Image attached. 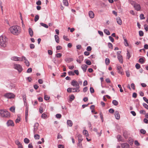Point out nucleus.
Segmentation results:
<instances>
[{
  "mask_svg": "<svg viewBox=\"0 0 148 148\" xmlns=\"http://www.w3.org/2000/svg\"><path fill=\"white\" fill-rule=\"evenodd\" d=\"M62 56V54L61 53H58L56 54V56L57 58H60Z\"/></svg>",
  "mask_w": 148,
  "mask_h": 148,
  "instance_id": "nucleus-47",
  "label": "nucleus"
},
{
  "mask_svg": "<svg viewBox=\"0 0 148 148\" xmlns=\"http://www.w3.org/2000/svg\"><path fill=\"white\" fill-rule=\"evenodd\" d=\"M116 20L118 24L121 25L122 24V21L119 17H117L116 18Z\"/></svg>",
  "mask_w": 148,
  "mask_h": 148,
  "instance_id": "nucleus-15",
  "label": "nucleus"
},
{
  "mask_svg": "<svg viewBox=\"0 0 148 148\" xmlns=\"http://www.w3.org/2000/svg\"><path fill=\"white\" fill-rule=\"evenodd\" d=\"M73 88H69L67 89V91L69 92H72V90H73Z\"/></svg>",
  "mask_w": 148,
  "mask_h": 148,
  "instance_id": "nucleus-44",
  "label": "nucleus"
},
{
  "mask_svg": "<svg viewBox=\"0 0 148 148\" xmlns=\"http://www.w3.org/2000/svg\"><path fill=\"white\" fill-rule=\"evenodd\" d=\"M109 112L110 113H113L114 112V111L113 109L110 108L109 110Z\"/></svg>",
  "mask_w": 148,
  "mask_h": 148,
  "instance_id": "nucleus-59",
  "label": "nucleus"
},
{
  "mask_svg": "<svg viewBox=\"0 0 148 148\" xmlns=\"http://www.w3.org/2000/svg\"><path fill=\"white\" fill-rule=\"evenodd\" d=\"M131 57V55H130L129 52L127 51V58L129 60Z\"/></svg>",
  "mask_w": 148,
  "mask_h": 148,
  "instance_id": "nucleus-32",
  "label": "nucleus"
},
{
  "mask_svg": "<svg viewBox=\"0 0 148 148\" xmlns=\"http://www.w3.org/2000/svg\"><path fill=\"white\" fill-rule=\"evenodd\" d=\"M22 61H23V60H25L24 62L26 65L27 66H29V62L27 60L26 58L24 56H22Z\"/></svg>",
  "mask_w": 148,
  "mask_h": 148,
  "instance_id": "nucleus-9",
  "label": "nucleus"
},
{
  "mask_svg": "<svg viewBox=\"0 0 148 148\" xmlns=\"http://www.w3.org/2000/svg\"><path fill=\"white\" fill-rule=\"evenodd\" d=\"M24 142L26 144H28L29 142V140L27 138H25L24 139Z\"/></svg>",
  "mask_w": 148,
  "mask_h": 148,
  "instance_id": "nucleus-35",
  "label": "nucleus"
},
{
  "mask_svg": "<svg viewBox=\"0 0 148 148\" xmlns=\"http://www.w3.org/2000/svg\"><path fill=\"white\" fill-rule=\"evenodd\" d=\"M20 121V118L19 117H18L17 119L15 120L16 123H18Z\"/></svg>",
  "mask_w": 148,
  "mask_h": 148,
  "instance_id": "nucleus-58",
  "label": "nucleus"
},
{
  "mask_svg": "<svg viewBox=\"0 0 148 148\" xmlns=\"http://www.w3.org/2000/svg\"><path fill=\"white\" fill-rule=\"evenodd\" d=\"M40 24L42 26H43L46 28H48V26L45 24L42 23H40Z\"/></svg>",
  "mask_w": 148,
  "mask_h": 148,
  "instance_id": "nucleus-26",
  "label": "nucleus"
},
{
  "mask_svg": "<svg viewBox=\"0 0 148 148\" xmlns=\"http://www.w3.org/2000/svg\"><path fill=\"white\" fill-rule=\"evenodd\" d=\"M39 19V16L38 15H36L35 18H34V21L35 22H36L37 21H38Z\"/></svg>",
  "mask_w": 148,
  "mask_h": 148,
  "instance_id": "nucleus-38",
  "label": "nucleus"
},
{
  "mask_svg": "<svg viewBox=\"0 0 148 148\" xmlns=\"http://www.w3.org/2000/svg\"><path fill=\"white\" fill-rule=\"evenodd\" d=\"M87 67L88 66L86 64H83L81 66V68L84 72L86 71Z\"/></svg>",
  "mask_w": 148,
  "mask_h": 148,
  "instance_id": "nucleus-16",
  "label": "nucleus"
},
{
  "mask_svg": "<svg viewBox=\"0 0 148 148\" xmlns=\"http://www.w3.org/2000/svg\"><path fill=\"white\" fill-rule=\"evenodd\" d=\"M72 61V59L71 58H67L65 59V61L68 63H69Z\"/></svg>",
  "mask_w": 148,
  "mask_h": 148,
  "instance_id": "nucleus-27",
  "label": "nucleus"
},
{
  "mask_svg": "<svg viewBox=\"0 0 148 148\" xmlns=\"http://www.w3.org/2000/svg\"><path fill=\"white\" fill-rule=\"evenodd\" d=\"M68 74L69 75H75L74 72L72 71H69Z\"/></svg>",
  "mask_w": 148,
  "mask_h": 148,
  "instance_id": "nucleus-43",
  "label": "nucleus"
},
{
  "mask_svg": "<svg viewBox=\"0 0 148 148\" xmlns=\"http://www.w3.org/2000/svg\"><path fill=\"white\" fill-rule=\"evenodd\" d=\"M6 124L8 126H13L14 125L13 121L11 120L8 121L6 123Z\"/></svg>",
  "mask_w": 148,
  "mask_h": 148,
  "instance_id": "nucleus-8",
  "label": "nucleus"
},
{
  "mask_svg": "<svg viewBox=\"0 0 148 148\" xmlns=\"http://www.w3.org/2000/svg\"><path fill=\"white\" fill-rule=\"evenodd\" d=\"M139 62L141 64L144 63V60L143 58H140L139 60Z\"/></svg>",
  "mask_w": 148,
  "mask_h": 148,
  "instance_id": "nucleus-28",
  "label": "nucleus"
},
{
  "mask_svg": "<svg viewBox=\"0 0 148 148\" xmlns=\"http://www.w3.org/2000/svg\"><path fill=\"white\" fill-rule=\"evenodd\" d=\"M140 19H143L145 18V17H144V15L143 14H140Z\"/></svg>",
  "mask_w": 148,
  "mask_h": 148,
  "instance_id": "nucleus-54",
  "label": "nucleus"
},
{
  "mask_svg": "<svg viewBox=\"0 0 148 148\" xmlns=\"http://www.w3.org/2000/svg\"><path fill=\"white\" fill-rule=\"evenodd\" d=\"M104 32L105 33L108 35H109L110 34V33L109 31L107 29H105L104 30Z\"/></svg>",
  "mask_w": 148,
  "mask_h": 148,
  "instance_id": "nucleus-25",
  "label": "nucleus"
},
{
  "mask_svg": "<svg viewBox=\"0 0 148 148\" xmlns=\"http://www.w3.org/2000/svg\"><path fill=\"white\" fill-rule=\"evenodd\" d=\"M134 142L133 140L132 139H130L128 140V142L131 145H132L133 144Z\"/></svg>",
  "mask_w": 148,
  "mask_h": 148,
  "instance_id": "nucleus-36",
  "label": "nucleus"
},
{
  "mask_svg": "<svg viewBox=\"0 0 148 148\" xmlns=\"http://www.w3.org/2000/svg\"><path fill=\"white\" fill-rule=\"evenodd\" d=\"M134 7L137 11L141 9L140 5L138 4H135L134 5Z\"/></svg>",
  "mask_w": 148,
  "mask_h": 148,
  "instance_id": "nucleus-12",
  "label": "nucleus"
},
{
  "mask_svg": "<svg viewBox=\"0 0 148 148\" xmlns=\"http://www.w3.org/2000/svg\"><path fill=\"white\" fill-rule=\"evenodd\" d=\"M121 146L122 148H129V145L126 143L121 144Z\"/></svg>",
  "mask_w": 148,
  "mask_h": 148,
  "instance_id": "nucleus-10",
  "label": "nucleus"
},
{
  "mask_svg": "<svg viewBox=\"0 0 148 148\" xmlns=\"http://www.w3.org/2000/svg\"><path fill=\"white\" fill-rule=\"evenodd\" d=\"M44 99L46 100H48L50 99V97L47 95H45Z\"/></svg>",
  "mask_w": 148,
  "mask_h": 148,
  "instance_id": "nucleus-46",
  "label": "nucleus"
},
{
  "mask_svg": "<svg viewBox=\"0 0 148 148\" xmlns=\"http://www.w3.org/2000/svg\"><path fill=\"white\" fill-rule=\"evenodd\" d=\"M39 124L38 123H36L34 126V132L35 133V132L37 130Z\"/></svg>",
  "mask_w": 148,
  "mask_h": 148,
  "instance_id": "nucleus-13",
  "label": "nucleus"
},
{
  "mask_svg": "<svg viewBox=\"0 0 148 148\" xmlns=\"http://www.w3.org/2000/svg\"><path fill=\"white\" fill-rule=\"evenodd\" d=\"M23 98L24 103L25 104L26 102V96L25 95H23Z\"/></svg>",
  "mask_w": 148,
  "mask_h": 148,
  "instance_id": "nucleus-33",
  "label": "nucleus"
},
{
  "mask_svg": "<svg viewBox=\"0 0 148 148\" xmlns=\"http://www.w3.org/2000/svg\"><path fill=\"white\" fill-rule=\"evenodd\" d=\"M99 115L100 116V118L102 122H103V114L101 113V112H100L99 113Z\"/></svg>",
  "mask_w": 148,
  "mask_h": 148,
  "instance_id": "nucleus-41",
  "label": "nucleus"
},
{
  "mask_svg": "<svg viewBox=\"0 0 148 148\" xmlns=\"http://www.w3.org/2000/svg\"><path fill=\"white\" fill-rule=\"evenodd\" d=\"M123 39H124V44L125 45L126 47L128 46L129 45L127 42V40L126 38H125L124 37H123Z\"/></svg>",
  "mask_w": 148,
  "mask_h": 148,
  "instance_id": "nucleus-24",
  "label": "nucleus"
},
{
  "mask_svg": "<svg viewBox=\"0 0 148 148\" xmlns=\"http://www.w3.org/2000/svg\"><path fill=\"white\" fill-rule=\"evenodd\" d=\"M34 137L35 139H39L40 138V135L38 134H36L34 135Z\"/></svg>",
  "mask_w": 148,
  "mask_h": 148,
  "instance_id": "nucleus-34",
  "label": "nucleus"
},
{
  "mask_svg": "<svg viewBox=\"0 0 148 148\" xmlns=\"http://www.w3.org/2000/svg\"><path fill=\"white\" fill-rule=\"evenodd\" d=\"M105 63L106 65H108L110 63V59L108 58H106L105 60Z\"/></svg>",
  "mask_w": 148,
  "mask_h": 148,
  "instance_id": "nucleus-30",
  "label": "nucleus"
},
{
  "mask_svg": "<svg viewBox=\"0 0 148 148\" xmlns=\"http://www.w3.org/2000/svg\"><path fill=\"white\" fill-rule=\"evenodd\" d=\"M9 30L11 33L15 35H18L21 31V27L18 25L12 26L10 27Z\"/></svg>",
  "mask_w": 148,
  "mask_h": 148,
  "instance_id": "nucleus-1",
  "label": "nucleus"
},
{
  "mask_svg": "<svg viewBox=\"0 0 148 148\" xmlns=\"http://www.w3.org/2000/svg\"><path fill=\"white\" fill-rule=\"evenodd\" d=\"M77 136L78 138V142H81L83 140L82 135L80 134H77Z\"/></svg>",
  "mask_w": 148,
  "mask_h": 148,
  "instance_id": "nucleus-11",
  "label": "nucleus"
},
{
  "mask_svg": "<svg viewBox=\"0 0 148 148\" xmlns=\"http://www.w3.org/2000/svg\"><path fill=\"white\" fill-rule=\"evenodd\" d=\"M140 133L143 134H145L146 133V131L145 130L141 129L140 131Z\"/></svg>",
  "mask_w": 148,
  "mask_h": 148,
  "instance_id": "nucleus-55",
  "label": "nucleus"
},
{
  "mask_svg": "<svg viewBox=\"0 0 148 148\" xmlns=\"http://www.w3.org/2000/svg\"><path fill=\"white\" fill-rule=\"evenodd\" d=\"M35 46L34 44H31L30 45V47L31 49H34V48Z\"/></svg>",
  "mask_w": 148,
  "mask_h": 148,
  "instance_id": "nucleus-62",
  "label": "nucleus"
},
{
  "mask_svg": "<svg viewBox=\"0 0 148 148\" xmlns=\"http://www.w3.org/2000/svg\"><path fill=\"white\" fill-rule=\"evenodd\" d=\"M77 146L79 148H82V146L81 142H78V143L77 144Z\"/></svg>",
  "mask_w": 148,
  "mask_h": 148,
  "instance_id": "nucleus-39",
  "label": "nucleus"
},
{
  "mask_svg": "<svg viewBox=\"0 0 148 148\" xmlns=\"http://www.w3.org/2000/svg\"><path fill=\"white\" fill-rule=\"evenodd\" d=\"M8 39L5 36H0V45L3 47H5L7 44Z\"/></svg>",
  "mask_w": 148,
  "mask_h": 148,
  "instance_id": "nucleus-2",
  "label": "nucleus"
},
{
  "mask_svg": "<svg viewBox=\"0 0 148 148\" xmlns=\"http://www.w3.org/2000/svg\"><path fill=\"white\" fill-rule=\"evenodd\" d=\"M134 144L137 146H139L140 145V144L137 140H135L134 141Z\"/></svg>",
  "mask_w": 148,
  "mask_h": 148,
  "instance_id": "nucleus-56",
  "label": "nucleus"
},
{
  "mask_svg": "<svg viewBox=\"0 0 148 148\" xmlns=\"http://www.w3.org/2000/svg\"><path fill=\"white\" fill-rule=\"evenodd\" d=\"M117 138L119 141H120L121 140V135H118Z\"/></svg>",
  "mask_w": 148,
  "mask_h": 148,
  "instance_id": "nucleus-45",
  "label": "nucleus"
},
{
  "mask_svg": "<svg viewBox=\"0 0 148 148\" xmlns=\"http://www.w3.org/2000/svg\"><path fill=\"white\" fill-rule=\"evenodd\" d=\"M139 36H143V35L144 33L142 31H140L139 32Z\"/></svg>",
  "mask_w": 148,
  "mask_h": 148,
  "instance_id": "nucleus-52",
  "label": "nucleus"
},
{
  "mask_svg": "<svg viewBox=\"0 0 148 148\" xmlns=\"http://www.w3.org/2000/svg\"><path fill=\"white\" fill-rule=\"evenodd\" d=\"M61 114H58L56 115V117L58 119H60L61 118Z\"/></svg>",
  "mask_w": 148,
  "mask_h": 148,
  "instance_id": "nucleus-50",
  "label": "nucleus"
},
{
  "mask_svg": "<svg viewBox=\"0 0 148 148\" xmlns=\"http://www.w3.org/2000/svg\"><path fill=\"white\" fill-rule=\"evenodd\" d=\"M112 103L114 106H116L118 104V102L116 100H113L112 101Z\"/></svg>",
  "mask_w": 148,
  "mask_h": 148,
  "instance_id": "nucleus-29",
  "label": "nucleus"
},
{
  "mask_svg": "<svg viewBox=\"0 0 148 148\" xmlns=\"http://www.w3.org/2000/svg\"><path fill=\"white\" fill-rule=\"evenodd\" d=\"M117 58L118 59L119 62L122 63H123V57L122 56H117Z\"/></svg>",
  "mask_w": 148,
  "mask_h": 148,
  "instance_id": "nucleus-20",
  "label": "nucleus"
},
{
  "mask_svg": "<svg viewBox=\"0 0 148 148\" xmlns=\"http://www.w3.org/2000/svg\"><path fill=\"white\" fill-rule=\"evenodd\" d=\"M47 115L44 113H43L41 117L43 119H45L46 118Z\"/></svg>",
  "mask_w": 148,
  "mask_h": 148,
  "instance_id": "nucleus-48",
  "label": "nucleus"
},
{
  "mask_svg": "<svg viewBox=\"0 0 148 148\" xmlns=\"http://www.w3.org/2000/svg\"><path fill=\"white\" fill-rule=\"evenodd\" d=\"M71 84L72 85L75 87V88H73V90H75V91H73V92H79L80 91V90L79 89L80 86L79 83L77 81L73 80L72 81Z\"/></svg>",
  "mask_w": 148,
  "mask_h": 148,
  "instance_id": "nucleus-3",
  "label": "nucleus"
},
{
  "mask_svg": "<svg viewBox=\"0 0 148 148\" xmlns=\"http://www.w3.org/2000/svg\"><path fill=\"white\" fill-rule=\"evenodd\" d=\"M144 27L145 29L146 32H147L148 30V26L146 24H145L144 25Z\"/></svg>",
  "mask_w": 148,
  "mask_h": 148,
  "instance_id": "nucleus-57",
  "label": "nucleus"
},
{
  "mask_svg": "<svg viewBox=\"0 0 148 148\" xmlns=\"http://www.w3.org/2000/svg\"><path fill=\"white\" fill-rule=\"evenodd\" d=\"M115 116L116 118L117 119H119L120 118V114L118 111H116L115 112Z\"/></svg>",
  "mask_w": 148,
  "mask_h": 148,
  "instance_id": "nucleus-14",
  "label": "nucleus"
},
{
  "mask_svg": "<svg viewBox=\"0 0 148 148\" xmlns=\"http://www.w3.org/2000/svg\"><path fill=\"white\" fill-rule=\"evenodd\" d=\"M143 106L147 109H148V105L145 103H143Z\"/></svg>",
  "mask_w": 148,
  "mask_h": 148,
  "instance_id": "nucleus-51",
  "label": "nucleus"
},
{
  "mask_svg": "<svg viewBox=\"0 0 148 148\" xmlns=\"http://www.w3.org/2000/svg\"><path fill=\"white\" fill-rule=\"evenodd\" d=\"M108 47L109 48L112 49L113 48V45L112 43L110 42H109L108 43Z\"/></svg>",
  "mask_w": 148,
  "mask_h": 148,
  "instance_id": "nucleus-37",
  "label": "nucleus"
},
{
  "mask_svg": "<svg viewBox=\"0 0 148 148\" xmlns=\"http://www.w3.org/2000/svg\"><path fill=\"white\" fill-rule=\"evenodd\" d=\"M88 84V82L86 80H85L83 84V85L84 86H85L87 85Z\"/></svg>",
  "mask_w": 148,
  "mask_h": 148,
  "instance_id": "nucleus-60",
  "label": "nucleus"
},
{
  "mask_svg": "<svg viewBox=\"0 0 148 148\" xmlns=\"http://www.w3.org/2000/svg\"><path fill=\"white\" fill-rule=\"evenodd\" d=\"M67 124L70 127H72L73 124V122L71 120H67Z\"/></svg>",
  "mask_w": 148,
  "mask_h": 148,
  "instance_id": "nucleus-19",
  "label": "nucleus"
},
{
  "mask_svg": "<svg viewBox=\"0 0 148 148\" xmlns=\"http://www.w3.org/2000/svg\"><path fill=\"white\" fill-rule=\"evenodd\" d=\"M63 3L66 6H68V1L66 0H63Z\"/></svg>",
  "mask_w": 148,
  "mask_h": 148,
  "instance_id": "nucleus-31",
  "label": "nucleus"
},
{
  "mask_svg": "<svg viewBox=\"0 0 148 148\" xmlns=\"http://www.w3.org/2000/svg\"><path fill=\"white\" fill-rule=\"evenodd\" d=\"M28 106H26V109L25 111V119H26V121H27V120L26 119L27 118L28 116Z\"/></svg>",
  "mask_w": 148,
  "mask_h": 148,
  "instance_id": "nucleus-18",
  "label": "nucleus"
},
{
  "mask_svg": "<svg viewBox=\"0 0 148 148\" xmlns=\"http://www.w3.org/2000/svg\"><path fill=\"white\" fill-rule=\"evenodd\" d=\"M74 96L73 95H71L70 97V101H72L74 99Z\"/></svg>",
  "mask_w": 148,
  "mask_h": 148,
  "instance_id": "nucleus-42",
  "label": "nucleus"
},
{
  "mask_svg": "<svg viewBox=\"0 0 148 148\" xmlns=\"http://www.w3.org/2000/svg\"><path fill=\"white\" fill-rule=\"evenodd\" d=\"M83 134L86 136H89V134L88 133V132L86 130H84L83 131Z\"/></svg>",
  "mask_w": 148,
  "mask_h": 148,
  "instance_id": "nucleus-23",
  "label": "nucleus"
},
{
  "mask_svg": "<svg viewBox=\"0 0 148 148\" xmlns=\"http://www.w3.org/2000/svg\"><path fill=\"white\" fill-rule=\"evenodd\" d=\"M109 39L110 40V41L112 42H113L114 41V39L111 36H109Z\"/></svg>",
  "mask_w": 148,
  "mask_h": 148,
  "instance_id": "nucleus-53",
  "label": "nucleus"
},
{
  "mask_svg": "<svg viewBox=\"0 0 148 148\" xmlns=\"http://www.w3.org/2000/svg\"><path fill=\"white\" fill-rule=\"evenodd\" d=\"M135 66H136V68L137 69H139L140 67V65L139 64H138V63H137L136 64Z\"/></svg>",
  "mask_w": 148,
  "mask_h": 148,
  "instance_id": "nucleus-49",
  "label": "nucleus"
},
{
  "mask_svg": "<svg viewBox=\"0 0 148 148\" xmlns=\"http://www.w3.org/2000/svg\"><path fill=\"white\" fill-rule=\"evenodd\" d=\"M14 69L17 70L19 72H21L23 70L21 66L19 64H15L14 65Z\"/></svg>",
  "mask_w": 148,
  "mask_h": 148,
  "instance_id": "nucleus-5",
  "label": "nucleus"
},
{
  "mask_svg": "<svg viewBox=\"0 0 148 148\" xmlns=\"http://www.w3.org/2000/svg\"><path fill=\"white\" fill-rule=\"evenodd\" d=\"M4 96L8 98L11 99L14 98L15 95L12 93H8L4 95Z\"/></svg>",
  "mask_w": 148,
  "mask_h": 148,
  "instance_id": "nucleus-7",
  "label": "nucleus"
},
{
  "mask_svg": "<svg viewBox=\"0 0 148 148\" xmlns=\"http://www.w3.org/2000/svg\"><path fill=\"white\" fill-rule=\"evenodd\" d=\"M11 59L13 61H22V57H18L16 56H14L11 57Z\"/></svg>",
  "mask_w": 148,
  "mask_h": 148,
  "instance_id": "nucleus-6",
  "label": "nucleus"
},
{
  "mask_svg": "<svg viewBox=\"0 0 148 148\" xmlns=\"http://www.w3.org/2000/svg\"><path fill=\"white\" fill-rule=\"evenodd\" d=\"M92 49V48L90 46H88L86 49V50L88 51H90Z\"/></svg>",
  "mask_w": 148,
  "mask_h": 148,
  "instance_id": "nucleus-64",
  "label": "nucleus"
},
{
  "mask_svg": "<svg viewBox=\"0 0 148 148\" xmlns=\"http://www.w3.org/2000/svg\"><path fill=\"white\" fill-rule=\"evenodd\" d=\"M90 91L91 93H94V90L93 88L92 87H90Z\"/></svg>",
  "mask_w": 148,
  "mask_h": 148,
  "instance_id": "nucleus-63",
  "label": "nucleus"
},
{
  "mask_svg": "<svg viewBox=\"0 0 148 148\" xmlns=\"http://www.w3.org/2000/svg\"><path fill=\"white\" fill-rule=\"evenodd\" d=\"M54 37L57 43H58L59 42V39L58 36V35H55Z\"/></svg>",
  "mask_w": 148,
  "mask_h": 148,
  "instance_id": "nucleus-22",
  "label": "nucleus"
},
{
  "mask_svg": "<svg viewBox=\"0 0 148 148\" xmlns=\"http://www.w3.org/2000/svg\"><path fill=\"white\" fill-rule=\"evenodd\" d=\"M29 33L31 37L33 36V32L32 29L31 28H29L28 29Z\"/></svg>",
  "mask_w": 148,
  "mask_h": 148,
  "instance_id": "nucleus-21",
  "label": "nucleus"
},
{
  "mask_svg": "<svg viewBox=\"0 0 148 148\" xmlns=\"http://www.w3.org/2000/svg\"><path fill=\"white\" fill-rule=\"evenodd\" d=\"M10 110L11 111L14 112H15V108L14 107H12L10 108Z\"/></svg>",
  "mask_w": 148,
  "mask_h": 148,
  "instance_id": "nucleus-40",
  "label": "nucleus"
},
{
  "mask_svg": "<svg viewBox=\"0 0 148 148\" xmlns=\"http://www.w3.org/2000/svg\"><path fill=\"white\" fill-rule=\"evenodd\" d=\"M0 113L1 116L3 117H8L10 116V113L6 110H1L0 111Z\"/></svg>",
  "mask_w": 148,
  "mask_h": 148,
  "instance_id": "nucleus-4",
  "label": "nucleus"
},
{
  "mask_svg": "<svg viewBox=\"0 0 148 148\" xmlns=\"http://www.w3.org/2000/svg\"><path fill=\"white\" fill-rule=\"evenodd\" d=\"M86 63L88 65H90L91 64V62L89 60H87L86 61Z\"/></svg>",
  "mask_w": 148,
  "mask_h": 148,
  "instance_id": "nucleus-61",
  "label": "nucleus"
},
{
  "mask_svg": "<svg viewBox=\"0 0 148 148\" xmlns=\"http://www.w3.org/2000/svg\"><path fill=\"white\" fill-rule=\"evenodd\" d=\"M89 17L91 18H92L94 17V13L92 11H90L88 13Z\"/></svg>",
  "mask_w": 148,
  "mask_h": 148,
  "instance_id": "nucleus-17",
  "label": "nucleus"
}]
</instances>
